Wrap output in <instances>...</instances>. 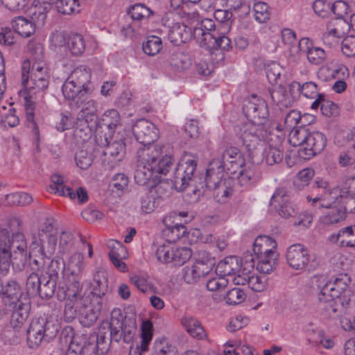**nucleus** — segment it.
Masks as SVG:
<instances>
[{"instance_id": "obj_1", "label": "nucleus", "mask_w": 355, "mask_h": 355, "mask_svg": "<svg viewBox=\"0 0 355 355\" xmlns=\"http://www.w3.org/2000/svg\"><path fill=\"white\" fill-rule=\"evenodd\" d=\"M137 333V324L134 320H126L119 308H114L110 314V320H103L96 335L79 333L85 338V346L94 347L96 354L106 353L112 342L131 343Z\"/></svg>"}, {"instance_id": "obj_2", "label": "nucleus", "mask_w": 355, "mask_h": 355, "mask_svg": "<svg viewBox=\"0 0 355 355\" xmlns=\"http://www.w3.org/2000/svg\"><path fill=\"white\" fill-rule=\"evenodd\" d=\"M82 285L78 280L71 282L69 287L59 286L57 297L65 300L64 318L67 322L73 321L78 316L80 323L85 327L94 324L102 309V301L91 299L89 295H82Z\"/></svg>"}, {"instance_id": "obj_3", "label": "nucleus", "mask_w": 355, "mask_h": 355, "mask_svg": "<svg viewBox=\"0 0 355 355\" xmlns=\"http://www.w3.org/2000/svg\"><path fill=\"white\" fill-rule=\"evenodd\" d=\"M163 146H152L141 148L138 152L140 164L134 174L136 183L146 185L154 174L166 175L174 162V158L164 155Z\"/></svg>"}, {"instance_id": "obj_4", "label": "nucleus", "mask_w": 355, "mask_h": 355, "mask_svg": "<svg viewBox=\"0 0 355 355\" xmlns=\"http://www.w3.org/2000/svg\"><path fill=\"white\" fill-rule=\"evenodd\" d=\"M273 130L267 123H245L240 130L239 138L250 159H253Z\"/></svg>"}, {"instance_id": "obj_5", "label": "nucleus", "mask_w": 355, "mask_h": 355, "mask_svg": "<svg viewBox=\"0 0 355 355\" xmlns=\"http://www.w3.org/2000/svg\"><path fill=\"white\" fill-rule=\"evenodd\" d=\"M95 141L98 146L104 148L103 161L110 168L115 167L123 159L126 151L123 139L100 131L95 135Z\"/></svg>"}, {"instance_id": "obj_6", "label": "nucleus", "mask_w": 355, "mask_h": 355, "mask_svg": "<svg viewBox=\"0 0 355 355\" xmlns=\"http://www.w3.org/2000/svg\"><path fill=\"white\" fill-rule=\"evenodd\" d=\"M57 243L56 234L39 232L30 245L29 260L33 261L39 266L46 265L55 253Z\"/></svg>"}, {"instance_id": "obj_7", "label": "nucleus", "mask_w": 355, "mask_h": 355, "mask_svg": "<svg viewBox=\"0 0 355 355\" xmlns=\"http://www.w3.org/2000/svg\"><path fill=\"white\" fill-rule=\"evenodd\" d=\"M57 333L58 327L46 318H33L26 330L28 346L37 348L42 342H50Z\"/></svg>"}, {"instance_id": "obj_8", "label": "nucleus", "mask_w": 355, "mask_h": 355, "mask_svg": "<svg viewBox=\"0 0 355 355\" xmlns=\"http://www.w3.org/2000/svg\"><path fill=\"white\" fill-rule=\"evenodd\" d=\"M180 17L178 10L166 12L162 18L163 24L168 27V37L175 45L186 43L193 37V28L189 27L184 22L176 21Z\"/></svg>"}, {"instance_id": "obj_9", "label": "nucleus", "mask_w": 355, "mask_h": 355, "mask_svg": "<svg viewBox=\"0 0 355 355\" xmlns=\"http://www.w3.org/2000/svg\"><path fill=\"white\" fill-rule=\"evenodd\" d=\"M286 259L288 266L296 270L311 271L316 265L309 250L300 243L293 244L287 248Z\"/></svg>"}, {"instance_id": "obj_10", "label": "nucleus", "mask_w": 355, "mask_h": 355, "mask_svg": "<svg viewBox=\"0 0 355 355\" xmlns=\"http://www.w3.org/2000/svg\"><path fill=\"white\" fill-rule=\"evenodd\" d=\"M243 112L248 119L247 123H261L272 125V123L268 119L269 112L267 103L264 99L256 95H252L244 101Z\"/></svg>"}, {"instance_id": "obj_11", "label": "nucleus", "mask_w": 355, "mask_h": 355, "mask_svg": "<svg viewBox=\"0 0 355 355\" xmlns=\"http://www.w3.org/2000/svg\"><path fill=\"white\" fill-rule=\"evenodd\" d=\"M197 164V159L191 155L180 159L174 173V184L180 191H184L193 180Z\"/></svg>"}, {"instance_id": "obj_12", "label": "nucleus", "mask_w": 355, "mask_h": 355, "mask_svg": "<svg viewBox=\"0 0 355 355\" xmlns=\"http://www.w3.org/2000/svg\"><path fill=\"white\" fill-rule=\"evenodd\" d=\"M351 279L348 275L345 273L339 274L333 282H327L320 287L318 294V300H324V296L329 295L332 297L344 299L345 296L350 297L351 291L348 290Z\"/></svg>"}, {"instance_id": "obj_13", "label": "nucleus", "mask_w": 355, "mask_h": 355, "mask_svg": "<svg viewBox=\"0 0 355 355\" xmlns=\"http://www.w3.org/2000/svg\"><path fill=\"white\" fill-rule=\"evenodd\" d=\"M132 133L136 140L144 145V148L159 146L153 143L159 138V130L151 121L141 119L132 126Z\"/></svg>"}, {"instance_id": "obj_14", "label": "nucleus", "mask_w": 355, "mask_h": 355, "mask_svg": "<svg viewBox=\"0 0 355 355\" xmlns=\"http://www.w3.org/2000/svg\"><path fill=\"white\" fill-rule=\"evenodd\" d=\"M69 338V345L65 355H98L94 352V347L85 346V338L79 332L74 333L72 327H67L61 332V338Z\"/></svg>"}, {"instance_id": "obj_15", "label": "nucleus", "mask_w": 355, "mask_h": 355, "mask_svg": "<svg viewBox=\"0 0 355 355\" xmlns=\"http://www.w3.org/2000/svg\"><path fill=\"white\" fill-rule=\"evenodd\" d=\"M30 69V61L25 60L21 67V84L23 87L26 89H37L38 91H42L47 88L49 83L48 71H43L42 73H31L29 79Z\"/></svg>"}, {"instance_id": "obj_16", "label": "nucleus", "mask_w": 355, "mask_h": 355, "mask_svg": "<svg viewBox=\"0 0 355 355\" xmlns=\"http://www.w3.org/2000/svg\"><path fill=\"white\" fill-rule=\"evenodd\" d=\"M270 205H274L279 214L285 218L295 217L297 209L290 201L288 191L286 188H278L271 197Z\"/></svg>"}, {"instance_id": "obj_17", "label": "nucleus", "mask_w": 355, "mask_h": 355, "mask_svg": "<svg viewBox=\"0 0 355 355\" xmlns=\"http://www.w3.org/2000/svg\"><path fill=\"white\" fill-rule=\"evenodd\" d=\"M345 190L340 187H335L324 192L320 197L311 198L306 196L309 202H311V205L320 208H336L340 207L343 199Z\"/></svg>"}, {"instance_id": "obj_18", "label": "nucleus", "mask_w": 355, "mask_h": 355, "mask_svg": "<svg viewBox=\"0 0 355 355\" xmlns=\"http://www.w3.org/2000/svg\"><path fill=\"white\" fill-rule=\"evenodd\" d=\"M221 164L227 170V173L234 175L237 171L244 167L245 159L241 150L236 147L227 148L223 153L220 159Z\"/></svg>"}, {"instance_id": "obj_19", "label": "nucleus", "mask_w": 355, "mask_h": 355, "mask_svg": "<svg viewBox=\"0 0 355 355\" xmlns=\"http://www.w3.org/2000/svg\"><path fill=\"white\" fill-rule=\"evenodd\" d=\"M327 137L324 134L319 131L309 132L306 145L301 150V157L304 159H309L324 150L327 146Z\"/></svg>"}, {"instance_id": "obj_20", "label": "nucleus", "mask_w": 355, "mask_h": 355, "mask_svg": "<svg viewBox=\"0 0 355 355\" xmlns=\"http://www.w3.org/2000/svg\"><path fill=\"white\" fill-rule=\"evenodd\" d=\"M71 81L69 78L65 80L62 87V92L70 108L77 110L85 100L87 93Z\"/></svg>"}, {"instance_id": "obj_21", "label": "nucleus", "mask_w": 355, "mask_h": 355, "mask_svg": "<svg viewBox=\"0 0 355 355\" xmlns=\"http://www.w3.org/2000/svg\"><path fill=\"white\" fill-rule=\"evenodd\" d=\"M218 32V30L216 28L214 21L208 18L201 19L200 22H198V26L193 27V38L202 48L207 46L209 42V40H207L209 39L208 36L213 38L216 36V34Z\"/></svg>"}, {"instance_id": "obj_22", "label": "nucleus", "mask_w": 355, "mask_h": 355, "mask_svg": "<svg viewBox=\"0 0 355 355\" xmlns=\"http://www.w3.org/2000/svg\"><path fill=\"white\" fill-rule=\"evenodd\" d=\"M12 306L11 324L15 328H19L26 321L31 311V301L26 296L23 299L13 301Z\"/></svg>"}, {"instance_id": "obj_23", "label": "nucleus", "mask_w": 355, "mask_h": 355, "mask_svg": "<svg viewBox=\"0 0 355 355\" xmlns=\"http://www.w3.org/2000/svg\"><path fill=\"white\" fill-rule=\"evenodd\" d=\"M29 264L31 272L28 275L26 282V291L28 295L35 297L44 277L46 265L39 266L31 260H29Z\"/></svg>"}, {"instance_id": "obj_24", "label": "nucleus", "mask_w": 355, "mask_h": 355, "mask_svg": "<svg viewBox=\"0 0 355 355\" xmlns=\"http://www.w3.org/2000/svg\"><path fill=\"white\" fill-rule=\"evenodd\" d=\"M0 286V295L3 300L10 304L13 301L23 299L25 296L20 284L14 279L1 280Z\"/></svg>"}, {"instance_id": "obj_25", "label": "nucleus", "mask_w": 355, "mask_h": 355, "mask_svg": "<svg viewBox=\"0 0 355 355\" xmlns=\"http://www.w3.org/2000/svg\"><path fill=\"white\" fill-rule=\"evenodd\" d=\"M107 245L110 250L108 256L113 265L119 270L125 272L126 265L123 261V259L127 257L126 248L121 242L116 240L109 241Z\"/></svg>"}, {"instance_id": "obj_26", "label": "nucleus", "mask_w": 355, "mask_h": 355, "mask_svg": "<svg viewBox=\"0 0 355 355\" xmlns=\"http://www.w3.org/2000/svg\"><path fill=\"white\" fill-rule=\"evenodd\" d=\"M324 296V300H319V302L329 318H334L337 316L341 312V309H347L351 302L350 297H347V296H345L344 299L332 297L329 295Z\"/></svg>"}, {"instance_id": "obj_27", "label": "nucleus", "mask_w": 355, "mask_h": 355, "mask_svg": "<svg viewBox=\"0 0 355 355\" xmlns=\"http://www.w3.org/2000/svg\"><path fill=\"white\" fill-rule=\"evenodd\" d=\"M227 172L224 165L221 164L219 159H214L211 161L206 171L205 182L207 187L210 189L222 181L227 180L225 178V173Z\"/></svg>"}, {"instance_id": "obj_28", "label": "nucleus", "mask_w": 355, "mask_h": 355, "mask_svg": "<svg viewBox=\"0 0 355 355\" xmlns=\"http://www.w3.org/2000/svg\"><path fill=\"white\" fill-rule=\"evenodd\" d=\"M91 287L92 289L89 294L91 299L98 298L101 300L102 297L105 295L108 291V280L105 270L99 269L96 271Z\"/></svg>"}, {"instance_id": "obj_29", "label": "nucleus", "mask_w": 355, "mask_h": 355, "mask_svg": "<svg viewBox=\"0 0 355 355\" xmlns=\"http://www.w3.org/2000/svg\"><path fill=\"white\" fill-rule=\"evenodd\" d=\"M71 83L84 89L85 92L90 93L92 88L89 86L91 80V72L85 66H80L76 68L68 77Z\"/></svg>"}, {"instance_id": "obj_30", "label": "nucleus", "mask_w": 355, "mask_h": 355, "mask_svg": "<svg viewBox=\"0 0 355 355\" xmlns=\"http://www.w3.org/2000/svg\"><path fill=\"white\" fill-rule=\"evenodd\" d=\"M241 264L239 259L234 256H230L220 261L216 266V274L223 277H232L240 272Z\"/></svg>"}, {"instance_id": "obj_31", "label": "nucleus", "mask_w": 355, "mask_h": 355, "mask_svg": "<svg viewBox=\"0 0 355 355\" xmlns=\"http://www.w3.org/2000/svg\"><path fill=\"white\" fill-rule=\"evenodd\" d=\"M329 241L340 242L343 247L355 248V225L342 228L336 234L331 235Z\"/></svg>"}, {"instance_id": "obj_32", "label": "nucleus", "mask_w": 355, "mask_h": 355, "mask_svg": "<svg viewBox=\"0 0 355 355\" xmlns=\"http://www.w3.org/2000/svg\"><path fill=\"white\" fill-rule=\"evenodd\" d=\"M209 189L214 191V198L217 202L225 203L234 193L233 180L231 178H227V180L220 182Z\"/></svg>"}, {"instance_id": "obj_33", "label": "nucleus", "mask_w": 355, "mask_h": 355, "mask_svg": "<svg viewBox=\"0 0 355 355\" xmlns=\"http://www.w3.org/2000/svg\"><path fill=\"white\" fill-rule=\"evenodd\" d=\"M121 117L117 110L112 109L105 111L98 123L99 128L105 127L107 129V135H114V130L120 125Z\"/></svg>"}, {"instance_id": "obj_34", "label": "nucleus", "mask_w": 355, "mask_h": 355, "mask_svg": "<svg viewBox=\"0 0 355 355\" xmlns=\"http://www.w3.org/2000/svg\"><path fill=\"white\" fill-rule=\"evenodd\" d=\"M93 150L92 143L82 144L81 148L75 156L76 164L80 168L87 169L92 165L94 160Z\"/></svg>"}, {"instance_id": "obj_35", "label": "nucleus", "mask_w": 355, "mask_h": 355, "mask_svg": "<svg viewBox=\"0 0 355 355\" xmlns=\"http://www.w3.org/2000/svg\"><path fill=\"white\" fill-rule=\"evenodd\" d=\"M181 324L192 337L198 340H203L207 337L203 327L196 318L185 316L182 318Z\"/></svg>"}, {"instance_id": "obj_36", "label": "nucleus", "mask_w": 355, "mask_h": 355, "mask_svg": "<svg viewBox=\"0 0 355 355\" xmlns=\"http://www.w3.org/2000/svg\"><path fill=\"white\" fill-rule=\"evenodd\" d=\"M319 106L322 114L327 117L336 116L339 114L338 106L333 101L327 99L324 94L318 96V98L311 104V107L317 109Z\"/></svg>"}, {"instance_id": "obj_37", "label": "nucleus", "mask_w": 355, "mask_h": 355, "mask_svg": "<svg viewBox=\"0 0 355 355\" xmlns=\"http://www.w3.org/2000/svg\"><path fill=\"white\" fill-rule=\"evenodd\" d=\"M277 244L275 240L270 237H259L254 242L253 252L257 258L267 254L276 252Z\"/></svg>"}, {"instance_id": "obj_38", "label": "nucleus", "mask_w": 355, "mask_h": 355, "mask_svg": "<svg viewBox=\"0 0 355 355\" xmlns=\"http://www.w3.org/2000/svg\"><path fill=\"white\" fill-rule=\"evenodd\" d=\"M15 31L24 37H28L35 31V24L24 17H18L12 21Z\"/></svg>"}, {"instance_id": "obj_39", "label": "nucleus", "mask_w": 355, "mask_h": 355, "mask_svg": "<svg viewBox=\"0 0 355 355\" xmlns=\"http://www.w3.org/2000/svg\"><path fill=\"white\" fill-rule=\"evenodd\" d=\"M269 93L272 102L278 105L280 110L291 106V99L288 96L285 87L279 85L269 89Z\"/></svg>"}, {"instance_id": "obj_40", "label": "nucleus", "mask_w": 355, "mask_h": 355, "mask_svg": "<svg viewBox=\"0 0 355 355\" xmlns=\"http://www.w3.org/2000/svg\"><path fill=\"white\" fill-rule=\"evenodd\" d=\"M64 270L65 263L62 259L55 257L48 264L46 263V277L58 282L60 277L63 276Z\"/></svg>"}, {"instance_id": "obj_41", "label": "nucleus", "mask_w": 355, "mask_h": 355, "mask_svg": "<svg viewBox=\"0 0 355 355\" xmlns=\"http://www.w3.org/2000/svg\"><path fill=\"white\" fill-rule=\"evenodd\" d=\"M51 179L52 184L50 185V189L53 192L60 196L69 197L71 199L76 198L75 193L72 189L64 184L62 176L54 174L51 176Z\"/></svg>"}, {"instance_id": "obj_42", "label": "nucleus", "mask_w": 355, "mask_h": 355, "mask_svg": "<svg viewBox=\"0 0 355 355\" xmlns=\"http://www.w3.org/2000/svg\"><path fill=\"white\" fill-rule=\"evenodd\" d=\"M327 30L334 37H342L350 30L349 21L343 17H336L327 24Z\"/></svg>"}, {"instance_id": "obj_43", "label": "nucleus", "mask_w": 355, "mask_h": 355, "mask_svg": "<svg viewBox=\"0 0 355 355\" xmlns=\"http://www.w3.org/2000/svg\"><path fill=\"white\" fill-rule=\"evenodd\" d=\"M263 160L269 166L282 162L284 158V151L279 146L268 144L263 153Z\"/></svg>"}, {"instance_id": "obj_44", "label": "nucleus", "mask_w": 355, "mask_h": 355, "mask_svg": "<svg viewBox=\"0 0 355 355\" xmlns=\"http://www.w3.org/2000/svg\"><path fill=\"white\" fill-rule=\"evenodd\" d=\"M67 45L72 55H80L85 49V41L83 36L72 33L67 36Z\"/></svg>"}, {"instance_id": "obj_45", "label": "nucleus", "mask_w": 355, "mask_h": 355, "mask_svg": "<svg viewBox=\"0 0 355 355\" xmlns=\"http://www.w3.org/2000/svg\"><path fill=\"white\" fill-rule=\"evenodd\" d=\"M217 36H214V37L211 38L208 36L209 42L207 46H206L204 49L207 50H213V49H220L223 51H227L231 48V40L230 38L223 33H220L219 31L216 34Z\"/></svg>"}, {"instance_id": "obj_46", "label": "nucleus", "mask_w": 355, "mask_h": 355, "mask_svg": "<svg viewBox=\"0 0 355 355\" xmlns=\"http://www.w3.org/2000/svg\"><path fill=\"white\" fill-rule=\"evenodd\" d=\"M309 132L304 127L293 129L289 134V142L294 146H300L299 150L301 156V150L304 148Z\"/></svg>"}, {"instance_id": "obj_47", "label": "nucleus", "mask_w": 355, "mask_h": 355, "mask_svg": "<svg viewBox=\"0 0 355 355\" xmlns=\"http://www.w3.org/2000/svg\"><path fill=\"white\" fill-rule=\"evenodd\" d=\"M166 241L168 243H173L183 237L187 233V227L176 223L171 226H167L163 232Z\"/></svg>"}, {"instance_id": "obj_48", "label": "nucleus", "mask_w": 355, "mask_h": 355, "mask_svg": "<svg viewBox=\"0 0 355 355\" xmlns=\"http://www.w3.org/2000/svg\"><path fill=\"white\" fill-rule=\"evenodd\" d=\"M7 239L8 231H4L1 234V240H0V265L3 266L5 268L10 266L12 252L9 243L6 241Z\"/></svg>"}, {"instance_id": "obj_49", "label": "nucleus", "mask_w": 355, "mask_h": 355, "mask_svg": "<svg viewBox=\"0 0 355 355\" xmlns=\"http://www.w3.org/2000/svg\"><path fill=\"white\" fill-rule=\"evenodd\" d=\"M227 7L239 17H244L250 12V6L245 0H225Z\"/></svg>"}, {"instance_id": "obj_50", "label": "nucleus", "mask_w": 355, "mask_h": 355, "mask_svg": "<svg viewBox=\"0 0 355 355\" xmlns=\"http://www.w3.org/2000/svg\"><path fill=\"white\" fill-rule=\"evenodd\" d=\"M57 283V282L47 278L44 275L40 284V288L38 289L37 296H39L42 300L51 298L55 294Z\"/></svg>"}, {"instance_id": "obj_51", "label": "nucleus", "mask_w": 355, "mask_h": 355, "mask_svg": "<svg viewBox=\"0 0 355 355\" xmlns=\"http://www.w3.org/2000/svg\"><path fill=\"white\" fill-rule=\"evenodd\" d=\"M57 11L62 15H71L79 12V0H57L55 3Z\"/></svg>"}, {"instance_id": "obj_52", "label": "nucleus", "mask_w": 355, "mask_h": 355, "mask_svg": "<svg viewBox=\"0 0 355 355\" xmlns=\"http://www.w3.org/2000/svg\"><path fill=\"white\" fill-rule=\"evenodd\" d=\"M239 184L241 186L248 187L254 184L258 181V177L250 168H241L236 173Z\"/></svg>"}, {"instance_id": "obj_53", "label": "nucleus", "mask_w": 355, "mask_h": 355, "mask_svg": "<svg viewBox=\"0 0 355 355\" xmlns=\"http://www.w3.org/2000/svg\"><path fill=\"white\" fill-rule=\"evenodd\" d=\"M144 52L150 56L157 55L162 49V39L157 36L150 35L142 44Z\"/></svg>"}, {"instance_id": "obj_54", "label": "nucleus", "mask_w": 355, "mask_h": 355, "mask_svg": "<svg viewBox=\"0 0 355 355\" xmlns=\"http://www.w3.org/2000/svg\"><path fill=\"white\" fill-rule=\"evenodd\" d=\"M34 109V103L29 100L27 97H26L25 110L26 125L28 128H31L32 130V132L34 134V135L37 137L39 136V129L35 121Z\"/></svg>"}, {"instance_id": "obj_55", "label": "nucleus", "mask_w": 355, "mask_h": 355, "mask_svg": "<svg viewBox=\"0 0 355 355\" xmlns=\"http://www.w3.org/2000/svg\"><path fill=\"white\" fill-rule=\"evenodd\" d=\"M128 12L132 19L135 21L147 19L153 14V12L143 3H136L131 6Z\"/></svg>"}, {"instance_id": "obj_56", "label": "nucleus", "mask_w": 355, "mask_h": 355, "mask_svg": "<svg viewBox=\"0 0 355 355\" xmlns=\"http://www.w3.org/2000/svg\"><path fill=\"white\" fill-rule=\"evenodd\" d=\"M153 355H178L175 347L168 343L166 338L156 340L153 343Z\"/></svg>"}, {"instance_id": "obj_57", "label": "nucleus", "mask_w": 355, "mask_h": 355, "mask_svg": "<svg viewBox=\"0 0 355 355\" xmlns=\"http://www.w3.org/2000/svg\"><path fill=\"white\" fill-rule=\"evenodd\" d=\"M73 134L83 144L92 143L88 141L92 135V127L90 125L86 124L85 122L82 123L76 121Z\"/></svg>"}, {"instance_id": "obj_58", "label": "nucleus", "mask_w": 355, "mask_h": 355, "mask_svg": "<svg viewBox=\"0 0 355 355\" xmlns=\"http://www.w3.org/2000/svg\"><path fill=\"white\" fill-rule=\"evenodd\" d=\"M314 175L315 171L313 168H306L301 170L294 181L295 187L299 190L302 189L304 187L309 185Z\"/></svg>"}, {"instance_id": "obj_59", "label": "nucleus", "mask_w": 355, "mask_h": 355, "mask_svg": "<svg viewBox=\"0 0 355 355\" xmlns=\"http://www.w3.org/2000/svg\"><path fill=\"white\" fill-rule=\"evenodd\" d=\"M306 58L312 64L319 65L326 60L327 53L323 49L313 46L306 53Z\"/></svg>"}, {"instance_id": "obj_60", "label": "nucleus", "mask_w": 355, "mask_h": 355, "mask_svg": "<svg viewBox=\"0 0 355 355\" xmlns=\"http://www.w3.org/2000/svg\"><path fill=\"white\" fill-rule=\"evenodd\" d=\"M9 204L12 205L26 206L33 202L32 196L23 192L14 193L6 196Z\"/></svg>"}, {"instance_id": "obj_61", "label": "nucleus", "mask_w": 355, "mask_h": 355, "mask_svg": "<svg viewBox=\"0 0 355 355\" xmlns=\"http://www.w3.org/2000/svg\"><path fill=\"white\" fill-rule=\"evenodd\" d=\"M192 252L189 248H179L173 250L172 263L174 266H182L190 259Z\"/></svg>"}, {"instance_id": "obj_62", "label": "nucleus", "mask_w": 355, "mask_h": 355, "mask_svg": "<svg viewBox=\"0 0 355 355\" xmlns=\"http://www.w3.org/2000/svg\"><path fill=\"white\" fill-rule=\"evenodd\" d=\"M31 21L35 26H43L46 18V8L42 6H35L30 10Z\"/></svg>"}, {"instance_id": "obj_63", "label": "nucleus", "mask_w": 355, "mask_h": 355, "mask_svg": "<svg viewBox=\"0 0 355 355\" xmlns=\"http://www.w3.org/2000/svg\"><path fill=\"white\" fill-rule=\"evenodd\" d=\"M245 298V293L239 288H234L230 290L224 297L226 303L230 305L239 304L243 302Z\"/></svg>"}, {"instance_id": "obj_64", "label": "nucleus", "mask_w": 355, "mask_h": 355, "mask_svg": "<svg viewBox=\"0 0 355 355\" xmlns=\"http://www.w3.org/2000/svg\"><path fill=\"white\" fill-rule=\"evenodd\" d=\"M169 64L178 70H184L188 66V58L182 52L171 53L168 58Z\"/></svg>"}]
</instances>
